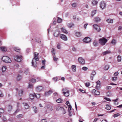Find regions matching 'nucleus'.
<instances>
[{
	"label": "nucleus",
	"mask_w": 122,
	"mask_h": 122,
	"mask_svg": "<svg viewBox=\"0 0 122 122\" xmlns=\"http://www.w3.org/2000/svg\"><path fill=\"white\" fill-rule=\"evenodd\" d=\"M122 29V27L121 26H119L118 28V30H121Z\"/></svg>",
	"instance_id": "nucleus-63"
},
{
	"label": "nucleus",
	"mask_w": 122,
	"mask_h": 122,
	"mask_svg": "<svg viewBox=\"0 0 122 122\" xmlns=\"http://www.w3.org/2000/svg\"><path fill=\"white\" fill-rule=\"evenodd\" d=\"M118 100V98H117L116 99L114 100L113 101L115 102V105H117L118 104V102H117V101Z\"/></svg>",
	"instance_id": "nucleus-39"
},
{
	"label": "nucleus",
	"mask_w": 122,
	"mask_h": 122,
	"mask_svg": "<svg viewBox=\"0 0 122 122\" xmlns=\"http://www.w3.org/2000/svg\"><path fill=\"white\" fill-rule=\"evenodd\" d=\"M83 41L84 42L87 43L90 42L91 41V40L90 38L88 37H86L84 39Z\"/></svg>",
	"instance_id": "nucleus-6"
},
{
	"label": "nucleus",
	"mask_w": 122,
	"mask_h": 122,
	"mask_svg": "<svg viewBox=\"0 0 122 122\" xmlns=\"http://www.w3.org/2000/svg\"><path fill=\"white\" fill-rule=\"evenodd\" d=\"M98 43L97 41H95L93 43V45L95 47L97 46L98 45Z\"/></svg>",
	"instance_id": "nucleus-29"
},
{
	"label": "nucleus",
	"mask_w": 122,
	"mask_h": 122,
	"mask_svg": "<svg viewBox=\"0 0 122 122\" xmlns=\"http://www.w3.org/2000/svg\"><path fill=\"white\" fill-rule=\"evenodd\" d=\"M35 95V97L37 98H39L40 97V95L39 94H36Z\"/></svg>",
	"instance_id": "nucleus-45"
},
{
	"label": "nucleus",
	"mask_w": 122,
	"mask_h": 122,
	"mask_svg": "<svg viewBox=\"0 0 122 122\" xmlns=\"http://www.w3.org/2000/svg\"><path fill=\"white\" fill-rule=\"evenodd\" d=\"M94 76V75H92L91 74L90 76V78L91 80H92L93 79V77Z\"/></svg>",
	"instance_id": "nucleus-60"
},
{
	"label": "nucleus",
	"mask_w": 122,
	"mask_h": 122,
	"mask_svg": "<svg viewBox=\"0 0 122 122\" xmlns=\"http://www.w3.org/2000/svg\"><path fill=\"white\" fill-rule=\"evenodd\" d=\"M74 24L73 23H71L68 24V26L70 28H71V27L74 26Z\"/></svg>",
	"instance_id": "nucleus-34"
},
{
	"label": "nucleus",
	"mask_w": 122,
	"mask_h": 122,
	"mask_svg": "<svg viewBox=\"0 0 122 122\" xmlns=\"http://www.w3.org/2000/svg\"><path fill=\"white\" fill-rule=\"evenodd\" d=\"M62 19L59 17H57V22L58 23H61L62 22Z\"/></svg>",
	"instance_id": "nucleus-26"
},
{
	"label": "nucleus",
	"mask_w": 122,
	"mask_h": 122,
	"mask_svg": "<svg viewBox=\"0 0 122 122\" xmlns=\"http://www.w3.org/2000/svg\"><path fill=\"white\" fill-rule=\"evenodd\" d=\"M106 21L108 23H112L113 22V20L112 19H108L106 20Z\"/></svg>",
	"instance_id": "nucleus-25"
},
{
	"label": "nucleus",
	"mask_w": 122,
	"mask_h": 122,
	"mask_svg": "<svg viewBox=\"0 0 122 122\" xmlns=\"http://www.w3.org/2000/svg\"><path fill=\"white\" fill-rule=\"evenodd\" d=\"M91 3L93 5L95 6L97 5L98 2L96 0H93L92 1Z\"/></svg>",
	"instance_id": "nucleus-18"
},
{
	"label": "nucleus",
	"mask_w": 122,
	"mask_h": 122,
	"mask_svg": "<svg viewBox=\"0 0 122 122\" xmlns=\"http://www.w3.org/2000/svg\"><path fill=\"white\" fill-rule=\"evenodd\" d=\"M60 38L64 41H66L67 40V37L64 35H60Z\"/></svg>",
	"instance_id": "nucleus-11"
},
{
	"label": "nucleus",
	"mask_w": 122,
	"mask_h": 122,
	"mask_svg": "<svg viewBox=\"0 0 122 122\" xmlns=\"http://www.w3.org/2000/svg\"><path fill=\"white\" fill-rule=\"evenodd\" d=\"M76 66L75 65H72L71 66L72 70L73 72H75L76 71Z\"/></svg>",
	"instance_id": "nucleus-22"
},
{
	"label": "nucleus",
	"mask_w": 122,
	"mask_h": 122,
	"mask_svg": "<svg viewBox=\"0 0 122 122\" xmlns=\"http://www.w3.org/2000/svg\"><path fill=\"white\" fill-rule=\"evenodd\" d=\"M107 41V39L104 37L100 38L99 40V43L102 45H104Z\"/></svg>",
	"instance_id": "nucleus-3"
},
{
	"label": "nucleus",
	"mask_w": 122,
	"mask_h": 122,
	"mask_svg": "<svg viewBox=\"0 0 122 122\" xmlns=\"http://www.w3.org/2000/svg\"><path fill=\"white\" fill-rule=\"evenodd\" d=\"M6 69V67L5 66H3L2 68V70L3 72L5 71Z\"/></svg>",
	"instance_id": "nucleus-42"
},
{
	"label": "nucleus",
	"mask_w": 122,
	"mask_h": 122,
	"mask_svg": "<svg viewBox=\"0 0 122 122\" xmlns=\"http://www.w3.org/2000/svg\"><path fill=\"white\" fill-rule=\"evenodd\" d=\"M23 115L20 114L17 116V117L18 118H20L23 117Z\"/></svg>",
	"instance_id": "nucleus-35"
},
{
	"label": "nucleus",
	"mask_w": 122,
	"mask_h": 122,
	"mask_svg": "<svg viewBox=\"0 0 122 122\" xmlns=\"http://www.w3.org/2000/svg\"><path fill=\"white\" fill-rule=\"evenodd\" d=\"M38 53L35 52L34 54V58L33 59H35L36 60L38 61L39 60L38 57Z\"/></svg>",
	"instance_id": "nucleus-10"
},
{
	"label": "nucleus",
	"mask_w": 122,
	"mask_h": 122,
	"mask_svg": "<svg viewBox=\"0 0 122 122\" xmlns=\"http://www.w3.org/2000/svg\"><path fill=\"white\" fill-rule=\"evenodd\" d=\"M15 60L18 62H20L22 59V56H21L16 55L14 57Z\"/></svg>",
	"instance_id": "nucleus-4"
},
{
	"label": "nucleus",
	"mask_w": 122,
	"mask_h": 122,
	"mask_svg": "<svg viewBox=\"0 0 122 122\" xmlns=\"http://www.w3.org/2000/svg\"><path fill=\"white\" fill-rule=\"evenodd\" d=\"M0 49L3 52H6L7 50V48L5 46L0 47Z\"/></svg>",
	"instance_id": "nucleus-14"
},
{
	"label": "nucleus",
	"mask_w": 122,
	"mask_h": 122,
	"mask_svg": "<svg viewBox=\"0 0 122 122\" xmlns=\"http://www.w3.org/2000/svg\"><path fill=\"white\" fill-rule=\"evenodd\" d=\"M12 109V106L10 105H9L8 106V111H10Z\"/></svg>",
	"instance_id": "nucleus-28"
},
{
	"label": "nucleus",
	"mask_w": 122,
	"mask_h": 122,
	"mask_svg": "<svg viewBox=\"0 0 122 122\" xmlns=\"http://www.w3.org/2000/svg\"><path fill=\"white\" fill-rule=\"evenodd\" d=\"M23 104L24 106V108L26 109H28L29 107L28 105L26 103H23Z\"/></svg>",
	"instance_id": "nucleus-23"
},
{
	"label": "nucleus",
	"mask_w": 122,
	"mask_h": 122,
	"mask_svg": "<svg viewBox=\"0 0 122 122\" xmlns=\"http://www.w3.org/2000/svg\"><path fill=\"white\" fill-rule=\"evenodd\" d=\"M99 5L100 8L103 10L105 8L106 3L104 1H102L100 3Z\"/></svg>",
	"instance_id": "nucleus-5"
},
{
	"label": "nucleus",
	"mask_w": 122,
	"mask_h": 122,
	"mask_svg": "<svg viewBox=\"0 0 122 122\" xmlns=\"http://www.w3.org/2000/svg\"><path fill=\"white\" fill-rule=\"evenodd\" d=\"M72 7L73 8H76L77 7V4L76 3H74L71 4Z\"/></svg>",
	"instance_id": "nucleus-33"
},
{
	"label": "nucleus",
	"mask_w": 122,
	"mask_h": 122,
	"mask_svg": "<svg viewBox=\"0 0 122 122\" xmlns=\"http://www.w3.org/2000/svg\"><path fill=\"white\" fill-rule=\"evenodd\" d=\"M120 115V114L119 113H117L114 114L113 115V117H116L118 116H119Z\"/></svg>",
	"instance_id": "nucleus-49"
},
{
	"label": "nucleus",
	"mask_w": 122,
	"mask_h": 122,
	"mask_svg": "<svg viewBox=\"0 0 122 122\" xmlns=\"http://www.w3.org/2000/svg\"><path fill=\"white\" fill-rule=\"evenodd\" d=\"M68 106V111H69L71 110V106L70 105H69Z\"/></svg>",
	"instance_id": "nucleus-52"
},
{
	"label": "nucleus",
	"mask_w": 122,
	"mask_h": 122,
	"mask_svg": "<svg viewBox=\"0 0 122 122\" xmlns=\"http://www.w3.org/2000/svg\"><path fill=\"white\" fill-rule=\"evenodd\" d=\"M43 89V87L42 86H38L36 88V90L38 92H39L41 91Z\"/></svg>",
	"instance_id": "nucleus-9"
},
{
	"label": "nucleus",
	"mask_w": 122,
	"mask_h": 122,
	"mask_svg": "<svg viewBox=\"0 0 122 122\" xmlns=\"http://www.w3.org/2000/svg\"><path fill=\"white\" fill-rule=\"evenodd\" d=\"M63 108L60 107H58L56 108V109L57 111H58L60 110H61L62 109H63Z\"/></svg>",
	"instance_id": "nucleus-38"
},
{
	"label": "nucleus",
	"mask_w": 122,
	"mask_h": 122,
	"mask_svg": "<svg viewBox=\"0 0 122 122\" xmlns=\"http://www.w3.org/2000/svg\"><path fill=\"white\" fill-rule=\"evenodd\" d=\"M90 83L89 82H87L85 83V85L87 87H88L90 86Z\"/></svg>",
	"instance_id": "nucleus-53"
},
{
	"label": "nucleus",
	"mask_w": 122,
	"mask_h": 122,
	"mask_svg": "<svg viewBox=\"0 0 122 122\" xmlns=\"http://www.w3.org/2000/svg\"><path fill=\"white\" fill-rule=\"evenodd\" d=\"M63 100L61 98H59L56 100V102L58 103H60L62 102L63 101Z\"/></svg>",
	"instance_id": "nucleus-27"
},
{
	"label": "nucleus",
	"mask_w": 122,
	"mask_h": 122,
	"mask_svg": "<svg viewBox=\"0 0 122 122\" xmlns=\"http://www.w3.org/2000/svg\"><path fill=\"white\" fill-rule=\"evenodd\" d=\"M59 34L60 33L59 31L57 30L54 33V36L55 37H57L59 36Z\"/></svg>",
	"instance_id": "nucleus-20"
},
{
	"label": "nucleus",
	"mask_w": 122,
	"mask_h": 122,
	"mask_svg": "<svg viewBox=\"0 0 122 122\" xmlns=\"http://www.w3.org/2000/svg\"><path fill=\"white\" fill-rule=\"evenodd\" d=\"M93 27L98 32L100 31L101 29L100 26L96 24L94 25H93Z\"/></svg>",
	"instance_id": "nucleus-7"
},
{
	"label": "nucleus",
	"mask_w": 122,
	"mask_h": 122,
	"mask_svg": "<svg viewBox=\"0 0 122 122\" xmlns=\"http://www.w3.org/2000/svg\"><path fill=\"white\" fill-rule=\"evenodd\" d=\"M109 66L108 65H106L104 67V69L105 70H108L109 68Z\"/></svg>",
	"instance_id": "nucleus-43"
},
{
	"label": "nucleus",
	"mask_w": 122,
	"mask_h": 122,
	"mask_svg": "<svg viewBox=\"0 0 122 122\" xmlns=\"http://www.w3.org/2000/svg\"><path fill=\"white\" fill-rule=\"evenodd\" d=\"M14 50L17 52H20V50L19 48L17 47H15L14 48Z\"/></svg>",
	"instance_id": "nucleus-36"
},
{
	"label": "nucleus",
	"mask_w": 122,
	"mask_h": 122,
	"mask_svg": "<svg viewBox=\"0 0 122 122\" xmlns=\"http://www.w3.org/2000/svg\"><path fill=\"white\" fill-rule=\"evenodd\" d=\"M106 88L107 89H110L111 88V87L110 86H107L106 87Z\"/></svg>",
	"instance_id": "nucleus-62"
},
{
	"label": "nucleus",
	"mask_w": 122,
	"mask_h": 122,
	"mask_svg": "<svg viewBox=\"0 0 122 122\" xmlns=\"http://www.w3.org/2000/svg\"><path fill=\"white\" fill-rule=\"evenodd\" d=\"M61 31L63 33L67 34L68 33L67 31L64 27H62L61 28Z\"/></svg>",
	"instance_id": "nucleus-16"
},
{
	"label": "nucleus",
	"mask_w": 122,
	"mask_h": 122,
	"mask_svg": "<svg viewBox=\"0 0 122 122\" xmlns=\"http://www.w3.org/2000/svg\"><path fill=\"white\" fill-rule=\"evenodd\" d=\"M41 122H47L46 119H44L42 120Z\"/></svg>",
	"instance_id": "nucleus-64"
},
{
	"label": "nucleus",
	"mask_w": 122,
	"mask_h": 122,
	"mask_svg": "<svg viewBox=\"0 0 122 122\" xmlns=\"http://www.w3.org/2000/svg\"><path fill=\"white\" fill-rule=\"evenodd\" d=\"M33 109H34V112L36 113H37V109L36 107H33Z\"/></svg>",
	"instance_id": "nucleus-44"
},
{
	"label": "nucleus",
	"mask_w": 122,
	"mask_h": 122,
	"mask_svg": "<svg viewBox=\"0 0 122 122\" xmlns=\"http://www.w3.org/2000/svg\"><path fill=\"white\" fill-rule=\"evenodd\" d=\"M57 47L58 49H60L61 48V45L60 44H58Z\"/></svg>",
	"instance_id": "nucleus-50"
},
{
	"label": "nucleus",
	"mask_w": 122,
	"mask_h": 122,
	"mask_svg": "<svg viewBox=\"0 0 122 122\" xmlns=\"http://www.w3.org/2000/svg\"><path fill=\"white\" fill-rule=\"evenodd\" d=\"M78 61L80 64H84L85 63V61L84 60L82 57H79L78 59Z\"/></svg>",
	"instance_id": "nucleus-8"
},
{
	"label": "nucleus",
	"mask_w": 122,
	"mask_h": 122,
	"mask_svg": "<svg viewBox=\"0 0 122 122\" xmlns=\"http://www.w3.org/2000/svg\"><path fill=\"white\" fill-rule=\"evenodd\" d=\"M101 20V19L99 17H96L94 19V21L97 22H98L100 21Z\"/></svg>",
	"instance_id": "nucleus-32"
},
{
	"label": "nucleus",
	"mask_w": 122,
	"mask_h": 122,
	"mask_svg": "<svg viewBox=\"0 0 122 122\" xmlns=\"http://www.w3.org/2000/svg\"><path fill=\"white\" fill-rule=\"evenodd\" d=\"M117 61L118 62H120L121 60V56H118L117 57Z\"/></svg>",
	"instance_id": "nucleus-40"
},
{
	"label": "nucleus",
	"mask_w": 122,
	"mask_h": 122,
	"mask_svg": "<svg viewBox=\"0 0 122 122\" xmlns=\"http://www.w3.org/2000/svg\"><path fill=\"white\" fill-rule=\"evenodd\" d=\"M116 40L115 39H113L111 42V43L113 45H115L116 44Z\"/></svg>",
	"instance_id": "nucleus-37"
},
{
	"label": "nucleus",
	"mask_w": 122,
	"mask_h": 122,
	"mask_svg": "<svg viewBox=\"0 0 122 122\" xmlns=\"http://www.w3.org/2000/svg\"><path fill=\"white\" fill-rule=\"evenodd\" d=\"M58 60V58L56 57L55 56H54V61H56Z\"/></svg>",
	"instance_id": "nucleus-56"
},
{
	"label": "nucleus",
	"mask_w": 122,
	"mask_h": 122,
	"mask_svg": "<svg viewBox=\"0 0 122 122\" xmlns=\"http://www.w3.org/2000/svg\"><path fill=\"white\" fill-rule=\"evenodd\" d=\"M112 80L113 81H116L117 80V77H114L112 78Z\"/></svg>",
	"instance_id": "nucleus-61"
},
{
	"label": "nucleus",
	"mask_w": 122,
	"mask_h": 122,
	"mask_svg": "<svg viewBox=\"0 0 122 122\" xmlns=\"http://www.w3.org/2000/svg\"><path fill=\"white\" fill-rule=\"evenodd\" d=\"M54 96L55 97V98H57L58 97V94L56 93H54Z\"/></svg>",
	"instance_id": "nucleus-55"
},
{
	"label": "nucleus",
	"mask_w": 122,
	"mask_h": 122,
	"mask_svg": "<svg viewBox=\"0 0 122 122\" xmlns=\"http://www.w3.org/2000/svg\"><path fill=\"white\" fill-rule=\"evenodd\" d=\"M22 77L20 75H18L17 77V80L18 81L20 80V79Z\"/></svg>",
	"instance_id": "nucleus-41"
},
{
	"label": "nucleus",
	"mask_w": 122,
	"mask_h": 122,
	"mask_svg": "<svg viewBox=\"0 0 122 122\" xmlns=\"http://www.w3.org/2000/svg\"><path fill=\"white\" fill-rule=\"evenodd\" d=\"M3 94L2 92L0 91V97H3Z\"/></svg>",
	"instance_id": "nucleus-57"
},
{
	"label": "nucleus",
	"mask_w": 122,
	"mask_h": 122,
	"mask_svg": "<svg viewBox=\"0 0 122 122\" xmlns=\"http://www.w3.org/2000/svg\"><path fill=\"white\" fill-rule=\"evenodd\" d=\"M2 60L4 62L7 63H10L11 62V59L8 57L4 56L2 58Z\"/></svg>",
	"instance_id": "nucleus-2"
},
{
	"label": "nucleus",
	"mask_w": 122,
	"mask_h": 122,
	"mask_svg": "<svg viewBox=\"0 0 122 122\" xmlns=\"http://www.w3.org/2000/svg\"><path fill=\"white\" fill-rule=\"evenodd\" d=\"M30 80V81L31 82L33 83H35L36 81V80L34 78H32Z\"/></svg>",
	"instance_id": "nucleus-48"
},
{
	"label": "nucleus",
	"mask_w": 122,
	"mask_h": 122,
	"mask_svg": "<svg viewBox=\"0 0 122 122\" xmlns=\"http://www.w3.org/2000/svg\"><path fill=\"white\" fill-rule=\"evenodd\" d=\"M62 93L65 96L67 97L69 95V91L67 88H63L62 90Z\"/></svg>",
	"instance_id": "nucleus-1"
},
{
	"label": "nucleus",
	"mask_w": 122,
	"mask_h": 122,
	"mask_svg": "<svg viewBox=\"0 0 122 122\" xmlns=\"http://www.w3.org/2000/svg\"><path fill=\"white\" fill-rule=\"evenodd\" d=\"M34 94H30L29 95V97L31 100L33 99H34Z\"/></svg>",
	"instance_id": "nucleus-30"
},
{
	"label": "nucleus",
	"mask_w": 122,
	"mask_h": 122,
	"mask_svg": "<svg viewBox=\"0 0 122 122\" xmlns=\"http://www.w3.org/2000/svg\"><path fill=\"white\" fill-rule=\"evenodd\" d=\"M23 90L22 89L20 90L18 92L19 95L20 96H21L23 94Z\"/></svg>",
	"instance_id": "nucleus-21"
},
{
	"label": "nucleus",
	"mask_w": 122,
	"mask_h": 122,
	"mask_svg": "<svg viewBox=\"0 0 122 122\" xmlns=\"http://www.w3.org/2000/svg\"><path fill=\"white\" fill-rule=\"evenodd\" d=\"M96 74V72L94 71H92V72L91 74L94 76Z\"/></svg>",
	"instance_id": "nucleus-58"
},
{
	"label": "nucleus",
	"mask_w": 122,
	"mask_h": 122,
	"mask_svg": "<svg viewBox=\"0 0 122 122\" xmlns=\"http://www.w3.org/2000/svg\"><path fill=\"white\" fill-rule=\"evenodd\" d=\"M96 10H95L92 12L91 16H93L96 13Z\"/></svg>",
	"instance_id": "nucleus-46"
},
{
	"label": "nucleus",
	"mask_w": 122,
	"mask_h": 122,
	"mask_svg": "<svg viewBox=\"0 0 122 122\" xmlns=\"http://www.w3.org/2000/svg\"><path fill=\"white\" fill-rule=\"evenodd\" d=\"M61 111H62V113L63 114H65L66 113L65 111L63 108V109H62Z\"/></svg>",
	"instance_id": "nucleus-54"
},
{
	"label": "nucleus",
	"mask_w": 122,
	"mask_h": 122,
	"mask_svg": "<svg viewBox=\"0 0 122 122\" xmlns=\"http://www.w3.org/2000/svg\"><path fill=\"white\" fill-rule=\"evenodd\" d=\"M82 69L83 70L85 71H86L88 69L86 67H85V66L83 67L82 68Z\"/></svg>",
	"instance_id": "nucleus-51"
},
{
	"label": "nucleus",
	"mask_w": 122,
	"mask_h": 122,
	"mask_svg": "<svg viewBox=\"0 0 122 122\" xmlns=\"http://www.w3.org/2000/svg\"><path fill=\"white\" fill-rule=\"evenodd\" d=\"M92 92L95 95H99L100 94V92L98 91H96L95 89H93L92 91Z\"/></svg>",
	"instance_id": "nucleus-13"
},
{
	"label": "nucleus",
	"mask_w": 122,
	"mask_h": 122,
	"mask_svg": "<svg viewBox=\"0 0 122 122\" xmlns=\"http://www.w3.org/2000/svg\"><path fill=\"white\" fill-rule=\"evenodd\" d=\"M4 112V110L3 108H0V113L1 114L3 113Z\"/></svg>",
	"instance_id": "nucleus-47"
},
{
	"label": "nucleus",
	"mask_w": 122,
	"mask_h": 122,
	"mask_svg": "<svg viewBox=\"0 0 122 122\" xmlns=\"http://www.w3.org/2000/svg\"><path fill=\"white\" fill-rule=\"evenodd\" d=\"M118 72H116L114 74V76H117L118 74Z\"/></svg>",
	"instance_id": "nucleus-59"
},
{
	"label": "nucleus",
	"mask_w": 122,
	"mask_h": 122,
	"mask_svg": "<svg viewBox=\"0 0 122 122\" xmlns=\"http://www.w3.org/2000/svg\"><path fill=\"white\" fill-rule=\"evenodd\" d=\"M37 60H36L35 59H32V65L34 67H36L37 66Z\"/></svg>",
	"instance_id": "nucleus-12"
},
{
	"label": "nucleus",
	"mask_w": 122,
	"mask_h": 122,
	"mask_svg": "<svg viewBox=\"0 0 122 122\" xmlns=\"http://www.w3.org/2000/svg\"><path fill=\"white\" fill-rule=\"evenodd\" d=\"M75 34L78 37L81 36L82 35V34L81 32H76Z\"/></svg>",
	"instance_id": "nucleus-24"
},
{
	"label": "nucleus",
	"mask_w": 122,
	"mask_h": 122,
	"mask_svg": "<svg viewBox=\"0 0 122 122\" xmlns=\"http://www.w3.org/2000/svg\"><path fill=\"white\" fill-rule=\"evenodd\" d=\"M52 93V92L51 90H49L48 92H46L45 94V96L47 97L50 95Z\"/></svg>",
	"instance_id": "nucleus-15"
},
{
	"label": "nucleus",
	"mask_w": 122,
	"mask_h": 122,
	"mask_svg": "<svg viewBox=\"0 0 122 122\" xmlns=\"http://www.w3.org/2000/svg\"><path fill=\"white\" fill-rule=\"evenodd\" d=\"M106 107H105V108L108 110H109L111 109V107L110 105H106Z\"/></svg>",
	"instance_id": "nucleus-31"
},
{
	"label": "nucleus",
	"mask_w": 122,
	"mask_h": 122,
	"mask_svg": "<svg viewBox=\"0 0 122 122\" xmlns=\"http://www.w3.org/2000/svg\"><path fill=\"white\" fill-rule=\"evenodd\" d=\"M97 86H96V88L97 89H99L100 87V81H98L96 82Z\"/></svg>",
	"instance_id": "nucleus-19"
},
{
	"label": "nucleus",
	"mask_w": 122,
	"mask_h": 122,
	"mask_svg": "<svg viewBox=\"0 0 122 122\" xmlns=\"http://www.w3.org/2000/svg\"><path fill=\"white\" fill-rule=\"evenodd\" d=\"M111 53V52L110 51L107 50L106 51L103 52H102V55L104 56L106 54H110Z\"/></svg>",
	"instance_id": "nucleus-17"
}]
</instances>
